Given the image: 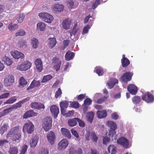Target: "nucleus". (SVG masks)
I'll list each match as a JSON object with an SVG mask.
<instances>
[{"label": "nucleus", "instance_id": "obj_55", "mask_svg": "<svg viewBox=\"0 0 154 154\" xmlns=\"http://www.w3.org/2000/svg\"><path fill=\"white\" fill-rule=\"evenodd\" d=\"M22 104H23L20 101H19L17 103L13 105L12 106L14 109H16L17 108H20L22 107Z\"/></svg>", "mask_w": 154, "mask_h": 154}, {"label": "nucleus", "instance_id": "obj_63", "mask_svg": "<svg viewBox=\"0 0 154 154\" xmlns=\"http://www.w3.org/2000/svg\"><path fill=\"white\" fill-rule=\"evenodd\" d=\"M62 94V91L60 88H58L57 91L56 92L55 97L56 98L58 97Z\"/></svg>", "mask_w": 154, "mask_h": 154}, {"label": "nucleus", "instance_id": "obj_10", "mask_svg": "<svg viewBox=\"0 0 154 154\" xmlns=\"http://www.w3.org/2000/svg\"><path fill=\"white\" fill-rule=\"evenodd\" d=\"M21 133V131L20 129L19 126H17L12 128L9 131L6 136V138H8L11 137V136L14 134Z\"/></svg>", "mask_w": 154, "mask_h": 154}, {"label": "nucleus", "instance_id": "obj_46", "mask_svg": "<svg viewBox=\"0 0 154 154\" xmlns=\"http://www.w3.org/2000/svg\"><path fill=\"white\" fill-rule=\"evenodd\" d=\"M91 138L94 142H97L98 137L97 136L95 133L94 132H91Z\"/></svg>", "mask_w": 154, "mask_h": 154}, {"label": "nucleus", "instance_id": "obj_34", "mask_svg": "<svg viewBox=\"0 0 154 154\" xmlns=\"http://www.w3.org/2000/svg\"><path fill=\"white\" fill-rule=\"evenodd\" d=\"M94 113L93 112H90L87 113L86 117L88 121L91 123L92 122L94 119Z\"/></svg>", "mask_w": 154, "mask_h": 154}, {"label": "nucleus", "instance_id": "obj_64", "mask_svg": "<svg viewBox=\"0 0 154 154\" xmlns=\"http://www.w3.org/2000/svg\"><path fill=\"white\" fill-rule=\"evenodd\" d=\"M73 2L72 0H69L67 5L69 9H72L73 8Z\"/></svg>", "mask_w": 154, "mask_h": 154}, {"label": "nucleus", "instance_id": "obj_56", "mask_svg": "<svg viewBox=\"0 0 154 154\" xmlns=\"http://www.w3.org/2000/svg\"><path fill=\"white\" fill-rule=\"evenodd\" d=\"M92 100L90 98H87L84 101V104L86 105H90L91 104Z\"/></svg>", "mask_w": 154, "mask_h": 154}, {"label": "nucleus", "instance_id": "obj_25", "mask_svg": "<svg viewBox=\"0 0 154 154\" xmlns=\"http://www.w3.org/2000/svg\"><path fill=\"white\" fill-rule=\"evenodd\" d=\"M64 6L63 5L59 4H56L53 6V9L54 10L57 11L61 12L63 10Z\"/></svg>", "mask_w": 154, "mask_h": 154}, {"label": "nucleus", "instance_id": "obj_58", "mask_svg": "<svg viewBox=\"0 0 154 154\" xmlns=\"http://www.w3.org/2000/svg\"><path fill=\"white\" fill-rule=\"evenodd\" d=\"M53 63L55 64L61 63V61L59 60V58L57 57H54L52 59Z\"/></svg>", "mask_w": 154, "mask_h": 154}, {"label": "nucleus", "instance_id": "obj_19", "mask_svg": "<svg viewBox=\"0 0 154 154\" xmlns=\"http://www.w3.org/2000/svg\"><path fill=\"white\" fill-rule=\"evenodd\" d=\"M121 62L122 66L123 67H127L130 64V60L125 57V55L124 54L122 55V58L121 60Z\"/></svg>", "mask_w": 154, "mask_h": 154}, {"label": "nucleus", "instance_id": "obj_17", "mask_svg": "<svg viewBox=\"0 0 154 154\" xmlns=\"http://www.w3.org/2000/svg\"><path fill=\"white\" fill-rule=\"evenodd\" d=\"M69 105V102L67 101H63L60 102V105L61 113H64L66 109L68 107Z\"/></svg>", "mask_w": 154, "mask_h": 154}, {"label": "nucleus", "instance_id": "obj_59", "mask_svg": "<svg viewBox=\"0 0 154 154\" xmlns=\"http://www.w3.org/2000/svg\"><path fill=\"white\" fill-rule=\"evenodd\" d=\"M90 28V27L89 25H86L84 28L82 34H84L88 33V30Z\"/></svg>", "mask_w": 154, "mask_h": 154}, {"label": "nucleus", "instance_id": "obj_45", "mask_svg": "<svg viewBox=\"0 0 154 154\" xmlns=\"http://www.w3.org/2000/svg\"><path fill=\"white\" fill-rule=\"evenodd\" d=\"M74 110H70L67 112L66 113V110L65 111L64 113H61L64 116H66L67 117H69L72 116L74 113Z\"/></svg>", "mask_w": 154, "mask_h": 154}, {"label": "nucleus", "instance_id": "obj_35", "mask_svg": "<svg viewBox=\"0 0 154 154\" xmlns=\"http://www.w3.org/2000/svg\"><path fill=\"white\" fill-rule=\"evenodd\" d=\"M31 43L33 48L35 49L37 48L39 45L38 41L35 38H33L31 39Z\"/></svg>", "mask_w": 154, "mask_h": 154}, {"label": "nucleus", "instance_id": "obj_23", "mask_svg": "<svg viewBox=\"0 0 154 154\" xmlns=\"http://www.w3.org/2000/svg\"><path fill=\"white\" fill-rule=\"evenodd\" d=\"M2 60L5 64L8 66L11 65L13 63V61L11 59L6 56L2 57Z\"/></svg>", "mask_w": 154, "mask_h": 154}, {"label": "nucleus", "instance_id": "obj_14", "mask_svg": "<svg viewBox=\"0 0 154 154\" xmlns=\"http://www.w3.org/2000/svg\"><path fill=\"white\" fill-rule=\"evenodd\" d=\"M35 64L37 71L38 72H41L43 69L42 62L41 59L39 58L37 59L35 61Z\"/></svg>", "mask_w": 154, "mask_h": 154}, {"label": "nucleus", "instance_id": "obj_2", "mask_svg": "<svg viewBox=\"0 0 154 154\" xmlns=\"http://www.w3.org/2000/svg\"><path fill=\"white\" fill-rule=\"evenodd\" d=\"M52 122V119L50 116H47L43 119L42 127L45 131H47L51 128Z\"/></svg>", "mask_w": 154, "mask_h": 154}, {"label": "nucleus", "instance_id": "obj_39", "mask_svg": "<svg viewBox=\"0 0 154 154\" xmlns=\"http://www.w3.org/2000/svg\"><path fill=\"white\" fill-rule=\"evenodd\" d=\"M18 26L17 24H13L12 23H11L8 25V28L10 31H12L17 29Z\"/></svg>", "mask_w": 154, "mask_h": 154}, {"label": "nucleus", "instance_id": "obj_11", "mask_svg": "<svg viewBox=\"0 0 154 154\" xmlns=\"http://www.w3.org/2000/svg\"><path fill=\"white\" fill-rule=\"evenodd\" d=\"M47 137L49 142L51 145L53 144L56 138L54 133L52 131L48 132L47 134Z\"/></svg>", "mask_w": 154, "mask_h": 154}, {"label": "nucleus", "instance_id": "obj_50", "mask_svg": "<svg viewBox=\"0 0 154 154\" xmlns=\"http://www.w3.org/2000/svg\"><path fill=\"white\" fill-rule=\"evenodd\" d=\"M25 18V15L23 14H20L17 20L19 23H22Z\"/></svg>", "mask_w": 154, "mask_h": 154}, {"label": "nucleus", "instance_id": "obj_53", "mask_svg": "<svg viewBox=\"0 0 154 154\" xmlns=\"http://www.w3.org/2000/svg\"><path fill=\"white\" fill-rule=\"evenodd\" d=\"M96 72L99 76H101L103 74V69L100 68H97L96 69Z\"/></svg>", "mask_w": 154, "mask_h": 154}, {"label": "nucleus", "instance_id": "obj_16", "mask_svg": "<svg viewBox=\"0 0 154 154\" xmlns=\"http://www.w3.org/2000/svg\"><path fill=\"white\" fill-rule=\"evenodd\" d=\"M11 53L13 57L16 59H18L20 58L22 59L24 57V54L23 53L17 51H14V52H11Z\"/></svg>", "mask_w": 154, "mask_h": 154}, {"label": "nucleus", "instance_id": "obj_51", "mask_svg": "<svg viewBox=\"0 0 154 154\" xmlns=\"http://www.w3.org/2000/svg\"><path fill=\"white\" fill-rule=\"evenodd\" d=\"M108 97L107 96H104L102 97H100L98 99L97 103H98L101 104L102 103L104 102L107 99Z\"/></svg>", "mask_w": 154, "mask_h": 154}, {"label": "nucleus", "instance_id": "obj_4", "mask_svg": "<svg viewBox=\"0 0 154 154\" xmlns=\"http://www.w3.org/2000/svg\"><path fill=\"white\" fill-rule=\"evenodd\" d=\"M32 63L29 61H26L21 63L20 64L17 65L16 69L20 71H26L29 69L31 67Z\"/></svg>", "mask_w": 154, "mask_h": 154}, {"label": "nucleus", "instance_id": "obj_27", "mask_svg": "<svg viewBox=\"0 0 154 154\" xmlns=\"http://www.w3.org/2000/svg\"><path fill=\"white\" fill-rule=\"evenodd\" d=\"M40 85V82L39 81H36L34 79L31 82L30 86L28 87L27 89L29 90L30 89H32L35 87H38Z\"/></svg>", "mask_w": 154, "mask_h": 154}, {"label": "nucleus", "instance_id": "obj_12", "mask_svg": "<svg viewBox=\"0 0 154 154\" xmlns=\"http://www.w3.org/2000/svg\"><path fill=\"white\" fill-rule=\"evenodd\" d=\"M118 144L122 145L125 148H127L128 146L129 142L126 138L122 137L119 138L117 140Z\"/></svg>", "mask_w": 154, "mask_h": 154}, {"label": "nucleus", "instance_id": "obj_37", "mask_svg": "<svg viewBox=\"0 0 154 154\" xmlns=\"http://www.w3.org/2000/svg\"><path fill=\"white\" fill-rule=\"evenodd\" d=\"M45 24L42 22H40L37 25V28L41 31H44L45 29Z\"/></svg>", "mask_w": 154, "mask_h": 154}, {"label": "nucleus", "instance_id": "obj_9", "mask_svg": "<svg viewBox=\"0 0 154 154\" xmlns=\"http://www.w3.org/2000/svg\"><path fill=\"white\" fill-rule=\"evenodd\" d=\"M69 144V141L67 139H62L58 144V149L60 150H64L67 147Z\"/></svg>", "mask_w": 154, "mask_h": 154}, {"label": "nucleus", "instance_id": "obj_54", "mask_svg": "<svg viewBox=\"0 0 154 154\" xmlns=\"http://www.w3.org/2000/svg\"><path fill=\"white\" fill-rule=\"evenodd\" d=\"M110 139L107 137H104L103 139V143L107 145L110 142Z\"/></svg>", "mask_w": 154, "mask_h": 154}, {"label": "nucleus", "instance_id": "obj_44", "mask_svg": "<svg viewBox=\"0 0 154 154\" xmlns=\"http://www.w3.org/2000/svg\"><path fill=\"white\" fill-rule=\"evenodd\" d=\"M25 31L23 29H21L15 33V35L16 37L23 36L25 35Z\"/></svg>", "mask_w": 154, "mask_h": 154}, {"label": "nucleus", "instance_id": "obj_3", "mask_svg": "<svg viewBox=\"0 0 154 154\" xmlns=\"http://www.w3.org/2000/svg\"><path fill=\"white\" fill-rule=\"evenodd\" d=\"M38 16L43 21L48 23H51L54 20L53 16L47 13H40L38 14Z\"/></svg>", "mask_w": 154, "mask_h": 154}, {"label": "nucleus", "instance_id": "obj_22", "mask_svg": "<svg viewBox=\"0 0 154 154\" xmlns=\"http://www.w3.org/2000/svg\"><path fill=\"white\" fill-rule=\"evenodd\" d=\"M49 47L51 49L53 48L56 45L57 42L54 38H50L48 40Z\"/></svg>", "mask_w": 154, "mask_h": 154}, {"label": "nucleus", "instance_id": "obj_30", "mask_svg": "<svg viewBox=\"0 0 154 154\" xmlns=\"http://www.w3.org/2000/svg\"><path fill=\"white\" fill-rule=\"evenodd\" d=\"M38 139L37 137H32L30 141V145L31 147L34 148L35 147L38 143Z\"/></svg>", "mask_w": 154, "mask_h": 154}, {"label": "nucleus", "instance_id": "obj_57", "mask_svg": "<svg viewBox=\"0 0 154 154\" xmlns=\"http://www.w3.org/2000/svg\"><path fill=\"white\" fill-rule=\"evenodd\" d=\"M70 105L71 107L75 108H79V106L78 102H73L70 103Z\"/></svg>", "mask_w": 154, "mask_h": 154}, {"label": "nucleus", "instance_id": "obj_13", "mask_svg": "<svg viewBox=\"0 0 154 154\" xmlns=\"http://www.w3.org/2000/svg\"><path fill=\"white\" fill-rule=\"evenodd\" d=\"M50 110L52 116L55 118H57L59 112V108L55 105H52L50 107Z\"/></svg>", "mask_w": 154, "mask_h": 154}, {"label": "nucleus", "instance_id": "obj_5", "mask_svg": "<svg viewBox=\"0 0 154 154\" xmlns=\"http://www.w3.org/2000/svg\"><path fill=\"white\" fill-rule=\"evenodd\" d=\"M14 82V76L12 75H7L4 81V85L6 87L10 86L12 85Z\"/></svg>", "mask_w": 154, "mask_h": 154}, {"label": "nucleus", "instance_id": "obj_7", "mask_svg": "<svg viewBox=\"0 0 154 154\" xmlns=\"http://www.w3.org/2000/svg\"><path fill=\"white\" fill-rule=\"evenodd\" d=\"M133 75L132 72H127L124 73L120 78V80L122 82L127 83L131 81Z\"/></svg>", "mask_w": 154, "mask_h": 154}, {"label": "nucleus", "instance_id": "obj_21", "mask_svg": "<svg viewBox=\"0 0 154 154\" xmlns=\"http://www.w3.org/2000/svg\"><path fill=\"white\" fill-rule=\"evenodd\" d=\"M61 132L62 135L69 139L71 137V135L69 130L65 128H62L61 129Z\"/></svg>", "mask_w": 154, "mask_h": 154}, {"label": "nucleus", "instance_id": "obj_28", "mask_svg": "<svg viewBox=\"0 0 154 154\" xmlns=\"http://www.w3.org/2000/svg\"><path fill=\"white\" fill-rule=\"evenodd\" d=\"M75 56L74 53L70 51L67 52L65 55V58L67 61H69L73 59Z\"/></svg>", "mask_w": 154, "mask_h": 154}, {"label": "nucleus", "instance_id": "obj_24", "mask_svg": "<svg viewBox=\"0 0 154 154\" xmlns=\"http://www.w3.org/2000/svg\"><path fill=\"white\" fill-rule=\"evenodd\" d=\"M97 115L98 118L101 119L106 117L107 115V113L106 111L104 110L102 111L98 110L97 112Z\"/></svg>", "mask_w": 154, "mask_h": 154}, {"label": "nucleus", "instance_id": "obj_43", "mask_svg": "<svg viewBox=\"0 0 154 154\" xmlns=\"http://www.w3.org/2000/svg\"><path fill=\"white\" fill-rule=\"evenodd\" d=\"M19 82L20 85L22 86L23 87L26 86L27 84V82L23 77L20 78Z\"/></svg>", "mask_w": 154, "mask_h": 154}, {"label": "nucleus", "instance_id": "obj_29", "mask_svg": "<svg viewBox=\"0 0 154 154\" xmlns=\"http://www.w3.org/2000/svg\"><path fill=\"white\" fill-rule=\"evenodd\" d=\"M78 118H75L72 119H69L68 121V123L69 126L73 127L77 124L78 121Z\"/></svg>", "mask_w": 154, "mask_h": 154}, {"label": "nucleus", "instance_id": "obj_36", "mask_svg": "<svg viewBox=\"0 0 154 154\" xmlns=\"http://www.w3.org/2000/svg\"><path fill=\"white\" fill-rule=\"evenodd\" d=\"M132 100L133 103L135 105L138 104L141 100V97L138 96H135L134 97L132 98Z\"/></svg>", "mask_w": 154, "mask_h": 154}, {"label": "nucleus", "instance_id": "obj_61", "mask_svg": "<svg viewBox=\"0 0 154 154\" xmlns=\"http://www.w3.org/2000/svg\"><path fill=\"white\" fill-rule=\"evenodd\" d=\"M48 150L45 148H42V150L39 152V154H48Z\"/></svg>", "mask_w": 154, "mask_h": 154}, {"label": "nucleus", "instance_id": "obj_20", "mask_svg": "<svg viewBox=\"0 0 154 154\" xmlns=\"http://www.w3.org/2000/svg\"><path fill=\"white\" fill-rule=\"evenodd\" d=\"M37 113L35 112L32 110H30L26 111L23 116V119H27L29 117L35 116Z\"/></svg>", "mask_w": 154, "mask_h": 154}, {"label": "nucleus", "instance_id": "obj_42", "mask_svg": "<svg viewBox=\"0 0 154 154\" xmlns=\"http://www.w3.org/2000/svg\"><path fill=\"white\" fill-rule=\"evenodd\" d=\"M8 127V124H4L1 127L0 131V133L2 135L3 134L5 131H7Z\"/></svg>", "mask_w": 154, "mask_h": 154}, {"label": "nucleus", "instance_id": "obj_18", "mask_svg": "<svg viewBox=\"0 0 154 154\" xmlns=\"http://www.w3.org/2000/svg\"><path fill=\"white\" fill-rule=\"evenodd\" d=\"M71 23V20L70 19H65L63 20L62 23L63 28L65 29H69L70 28Z\"/></svg>", "mask_w": 154, "mask_h": 154}, {"label": "nucleus", "instance_id": "obj_31", "mask_svg": "<svg viewBox=\"0 0 154 154\" xmlns=\"http://www.w3.org/2000/svg\"><path fill=\"white\" fill-rule=\"evenodd\" d=\"M106 125L110 128V129L116 130L117 128L116 124L111 121H108L106 122Z\"/></svg>", "mask_w": 154, "mask_h": 154}, {"label": "nucleus", "instance_id": "obj_15", "mask_svg": "<svg viewBox=\"0 0 154 154\" xmlns=\"http://www.w3.org/2000/svg\"><path fill=\"white\" fill-rule=\"evenodd\" d=\"M128 91L132 94H136L138 91L137 87L133 84H129L127 88Z\"/></svg>", "mask_w": 154, "mask_h": 154}, {"label": "nucleus", "instance_id": "obj_41", "mask_svg": "<svg viewBox=\"0 0 154 154\" xmlns=\"http://www.w3.org/2000/svg\"><path fill=\"white\" fill-rule=\"evenodd\" d=\"M10 154H17L18 152V149L17 147H10L9 151Z\"/></svg>", "mask_w": 154, "mask_h": 154}, {"label": "nucleus", "instance_id": "obj_33", "mask_svg": "<svg viewBox=\"0 0 154 154\" xmlns=\"http://www.w3.org/2000/svg\"><path fill=\"white\" fill-rule=\"evenodd\" d=\"M108 150L109 152L111 154H116V148L113 145H111L108 146Z\"/></svg>", "mask_w": 154, "mask_h": 154}, {"label": "nucleus", "instance_id": "obj_40", "mask_svg": "<svg viewBox=\"0 0 154 154\" xmlns=\"http://www.w3.org/2000/svg\"><path fill=\"white\" fill-rule=\"evenodd\" d=\"M12 140L13 141H16L19 140L21 137V133L13 134Z\"/></svg>", "mask_w": 154, "mask_h": 154}, {"label": "nucleus", "instance_id": "obj_48", "mask_svg": "<svg viewBox=\"0 0 154 154\" xmlns=\"http://www.w3.org/2000/svg\"><path fill=\"white\" fill-rule=\"evenodd\" d=\"M77 26V24H75V25L72 30L70 31V35L71 36H72L73 35H75L77 32L78 30V29L76 28V26Z\"/></svg>", "mask_w": 154, "mask_h": 154}, {"label": "nucleus", "instance_id": "obj_49", "mask_svg": "<svg viewBox=\"0 0 154 154\" xmlns=\"http://www.w3.org/2000/svg\"><path fill=\"white\" fill-rule=\"evenodd\" d=\"M27 148L28 146L26 144L23 145L21 148L20 154H25Z\"/></svg>", "mask_w": 154, "mask_h": 154}, {"label": "nucleus", "instance_id": "obj_52", "mask_svg": "<svg viewBox=\"0 0 154 154\" xmlns=\"http://www.w3.org/2000/svg\"><path fill=\"white\" fill-rule=\"evenodd\" d=\"M14 109L12 106L10 107L4 109L3 111V113L4 115L7 114L8 113L12 111L13 109Z\"/></svg>", "mask_w": 154, "mask_h": 154}, {"label": "nucleus", "instance_id": "obj_1", "mask_svg": "<svg viewBox=\"0 0 154 154\" xmlns=\"http://www.w3.org/2000/svg\"><path fill=\"white\" fill-rule=\"evenodd\" d=\"M34 126L30 121H29L24 124L23 126L22 131L24 134H31L34 130Z\"/></svg>", "mask_w": 154, "mask_h": 154}, {"label": "nucleus", "instance_id": "obj_62", "mask_svg": "<svg viewBox=\"0 0 154 154\" xmlns=\"http://www.w3.org/2000/svg\"><path fill=\"white\" fill-rule=\"evenodd\" d=\"M10 95L9 93H6L3 94L0 96V99L3 98H7Z\"/></svg>", "mask_w": 154, "mask_h": 154}, {"label": "nucleus", "instance_id": "obj_32", "mask_svg": "<svg viewBox=\"0 0 154 154\" xmlns=\"http://www.w3.org/2000/svg\"><path fill=\"white\" fill-rule=\"evenodd\" d=\"M17 100V97L16 96H14L10 97L6 101L4 102V105L7 104H12L15 102Z\"/></svg>", "mask_w": 154, "mask_h": 154}, {"label": "nucleus", "instance_id": "obj_60", "mask_svg": "<svg viewBox=\"0 0 154 154\" xmlns=\"http://www.w3.org/2000/svg\"><path fill=\"white\" fill-rule=\"evenodd\" d=\"M116 130L110 129L109 131L108 135L110 137H113L114 135L116 134Z\"/></svg>", "mask_w": 154, "mask_h": 154}, {"label": "nucleus", "instance_id": "obj_8", "mask_svg": "<svg viewBox=\"0 0 154 154\" xmlns=\"http://www.w3.org/2000/svg\"><path fill=\"white\" fill-rule=\"evenodd\" d=\"M30 106L32 109H35L40 110L43 109V110L45 109V106L43 104L37 102H32L30 104Z\"/></svg>", "mask_w": 154, "mask_h": 154}, {"label": "nucleus", "instance_id": "obj_26", "mask_svg": "<svg viewBox=\"0 0 154 154\" xmlns=\"http://www.w3.org/2000/svg\"><path fill=\"white\" fill-rule=\"evenodd\" d=\"M118 81L116 79H110V80L107 82V85L110 89L113 88L115 85L118 83Z\"/></svg>", "mask_w": 154, "mask_h": 154}, {"label": "nucleus", "instance_id": "obj_6", "mask_svg": "<svg viewBox=\"0 0 154 154\" xmlns=\"http://www.w3.org/2000/svg\"><path fill=\"white\" fill-rule=\"evenodd\" d=\"M142 99L147 103H150L154 101V96L149 92H147L143 95Z\"/></svg>", "mask_w": 154, "mask_h": 154}, {"label": "nucleus", "instance_id": "obj_38", "mask_svg": "<svg viewBox=\"0 0 154 154\" xmlns=\"http://www.w3.org/2000/svg\"><path fill=\"white\" fill-rule=\"evenodd\" d=\"M52 78V76L51 75H48L44 76L41 81L42 83H45L51 80Z\"/></svg>", "mask_w": 154, "mask_h": 154}, {"label": "nucleus", "instance_id": "obj_47", "mask_svg": "<svg viewBox=\"0 0 154 154\" xmlns=\"http://www.w3.org/2000/svg\"><path fill=\"white\" fill-rule=\"evenodd\" d=\"M71 132L72 134L76 138L78 139L79 140H80V138L79 137L78 133L74 128H72L71 129Z\"/></svg>", "mask_w": 154, "mask_h": 154}]
</instances>
